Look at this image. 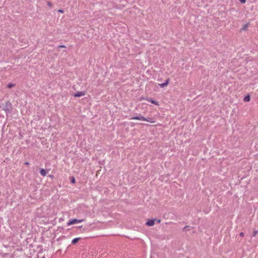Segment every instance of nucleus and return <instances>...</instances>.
<instances>
[{
	"label": "nucleus",
	"mask_w": 258,
	"mask_h": 258,
	"mask_svg": "<svg viewBox=\"0 0 258 258\" xmlns=\"http://www.w3.org/2000/svg\"><path fill=\"white\" fill-rule=\"evenodd\" d=\"M131 119L132 120H140L142 121H146L151 123L154 122V121L153 119L149 117H145L141 115V114L139 115L138 116H134L131 118Z\"/></svg>",
	"instance_id": "nucleus-1"
},
{
	"label": "nucleus",
	"mask_w": 258,
	"mask_h": 258,
	"mask_svg": "<svg viewBox=\"0 0 258 258\" xmlns=\"http://www.w3.org/2000/svg\"><path fill=\"white\" fill-rule=\"evenodd\" d=\"M84 221V219H73L71 220H70L67 223V225L70 226L74 224H77V223H80Z\"/></svg>",
	"instance_id": "nucleus-2"
},
{
	"label": "nucleus",
	"mask_w": 258,
	"mask_h": 258,
	"mask_svg": "<svg viewBox=\"0 0 258 258\" xmlns=\"http://www.w3.org/2000/svg\"><path fill=\"white\" fill-rule=\"evenodd\" d=\"M155 221L156 219H149L146 224L148 226H152L154 225Z\"/></svg>",
	"instance_id": "nucleus-3"
},
{
	"label": "nucleus",
	"mask_w": 258,
	"mask_h": 258,
	"mask_svg": "<svg viewBox=\"0 0 258 258\" xmlns=\"http://www.w3.org/2000/svg\"><path fill=\"white\" fill-rule=\"evenodd\" d=\"M141 100H146L150 102H151L152 103H153L154 104H155L156 105H159L158 102H157L156 101H155L154 100H153V99H152L151 98H141Z\"/></svg>",
	"instance_id": "nucleus-4"
},
{
	"label": "nucleus",
	"mask_w": 258,
	"mask_h": 258,
	"mask_svg": "<svg viewBox=\"0 0 258 258\" xmlns=\"http://www.w3.org/2000/svg\"><path fill=\"white\" fill-rule=\"evenodd\" d=\"M40 173L43 176H45L47 173V171L43 168H41L40 170Z\"/></svg>",
	"instance_id": "nucleus-5"
},
{
	"label": "nucleus",
	"mask_w": 258,
	"mask_h": 258,
	"mask_svg": "<svg viewBox=\"0 0 258 258\" xmlns=\"http://www.w3.org/2000/svg\"><path fill=\"white\" fill-rule=\"evenodd\" d=\"M169 82V80L167 79L165 83H164L163 84H159V86L161 88H163L165 86H166L168 84Z\"/></svg>",
	"instance_id": "nucleus-6"
},
{
	"label": "nucleus",
	"mask_w": 258,
	"mask_h": 258,
	"mask_svg": "<svg viewBox=\"0 0 258 258\" xmlns=\"http://www.w3.org/2000/svg\"><path fill=\"white\" fill-rule=\"evenodd\" d=\"M85 95V93L83 92H78L75 94V97H81Z\"/></svg>",
	"instance_id": "nucleus-7"
},
{
	"label": "nucleus",
	"mask_w": 258,
	"mask_h": 258,
	"mask_svg": "<svg viewBox=\"0 0 258 258\" xmlns=\"http://www.w3.org/2000/svg\"><path fill=\"white\" fill-rule=\"evenodd\" d=\"M250 100V97L249 95H247L245 97H244L243 100L245 102H249Z\"/></svg>",
	"instance_id": "nucleus-8"
},
{
	"label": "nucleus",
	"mask_w": 258,
	"mask_h": 258,
	"mask_svg": "<svg viewBox=\"0 0 258 258\" xmlns=\"http://www.w3.org/2000/svg\"><path fill=\"white\" fill-rule=\"evenodd\" d=\"M80 239V237L74 238V239L72 240V244L76 243Z\"/></svg>",
	"instance_id": "nucleus-9"
},
{
	"label": "nucleus",
	"mask_w": 258,
	"mask_h": 258,
	"mask_svg": "<svg viewBox=\"0 0 258 258\" xmlns=\"http://www.w3.org/2000/svg\"><path fill=\"white\" fill-rule=\"evenodd\" d=\"M248 24H246L243 25V28H242L241 30H246L247 29V28L248 27Z\"/></svg>",
	"instance_id": "nucleus-10"
},
{
	"label": "nucleus",
	"mask_w": 258,
	"mask_h": 258,
	"mask_svg": "<svg viewBox=\"0 0 258 258\" xmlns=\"http://www.w3.org/2000/svg\"><path fill=\"white\" fill-rule=\"evenodd\" d=\"M7 86H8V88H11L15 86V84H12V83H9L8 84Z\"/></svg>",
	"instance_id": "nucleus-11"
},
{
	"label": "nucleus",
	"mask_w": 258,
	"mask_h": 258,
	"mask_svg": "<svg viewBox=\"0 0 258 258\" xmlns=\"http://www.w3.org/2000/svg\"><path fill=\"white\" fill-rule=\"evenodd\" d=\"M183 230L185 231L189 230V227L188 226H185L183 227Z\"/></svg>",
	"instance_id": "nucleus-12"
},
{
	"label": "nucleus",
	"mask_w": 258,
	"mask_h": 258,
	"mask_svg": "<svg viewBox=\"0 0 258 258\" xmlns=\"http://www.w3.org/2000/svg\"><path fill=\"white\" fill-rule=\"evenodd\" d=\"M257 233H258V231H254L253 233V236H255Z\"/></svg>",
	"instance_id": "nucleus-13"
},
{
	"label": "nucleus",
	"mask_w": 258,
	"mask_h": 258,
	"mask_svg": "<svg viewBox=\"0 0 258 258\" xmlns=\"http://www.w3.org/2000/svg\"><path fill=\"white\" fill-rule=\"evenodd\" d=\"M241 3L244 4L246 2V0H239Z\"/></svg>",
	"instance_id": "nucleus-14"
},
{
	"label": "nucleus",
	"mask_w": 258,
	"mask_h": 258,
	"mask_svg": "<svg viewBox=\"0 0 258 258\" xmlns=\"http://www.w3.org/2000/svg\"><path fill=\"white\" fill-rule=\"evenodd\" d=\"M239 235L241 237H243L244 236V233L243 232H241L239 233Z\"/></svg>",
	"instance_id": "nucleus-15"
},
{
	"label": "nucleus",
	"mask_w": 258,
	"mask_h": 258,
	"mask_svg": "<svg viewBox=\"0 0 258 258\" xmlns=\"http://www.w3.org/2000/svg\"><path fill=\"white\" fill-rule=\"evenodd\" d=\"M58 47H59V48H66V46L65 45H61L58 46Z\"/></svg>",
	"instance_id": "nucleus-16"
},
{
	"label": "nucleus",
	"mask_w": 258,
	"mask_h": 258,
	"mask_svg": "<svg viewBox=\"0 0 258 258\" xmlns=\"http://www.w3.org/2000/svg\"><path fill=\"white\" fill-rule=\"evenodd\" d=\"M47 5H48V6H49V7H51V5H52V4H51V2H47Z\"/></svg>",
	"instance_id": "nucleus-17"
},
{
	"label": "nucleus",
	"mask_w": 258,
	"mask_h": 258,
	"mask_svg": "<svg viewBox=\"0 0 258 258\" xmlns=\"http://www.w3.org/2000/svg\"><path fill=\"white\" fill-rule=\"evenodd\" d=\"M58 12L60 13H63L64 11L62 10H58Z\"/></svg>",
	"instance_id": "nucleus-18"
},
{
	"label": "nucleus",
	"mask_w": 258,
	"mask_h": 258,
	"mask_svg": "<svg viewBox=\"0 0 258 258\" xmlns=\"http://www.w3.org/2000/svg\"><path fill=\"white\" fill-rule=\"evenodd\" d=\"M75 178L73 177V178H72V179L71 180V182H72V183H75Z\"/></svg>",
	"instance_id": "nucleus-19"
},
{
	"label": "nucleus",
	"mask_w": 258,
	"mask_h": 258,
	"mask_svg": "<svg viewBox=\"0 0 258 258\" xmlns=\"http://www.w3.org/2000/svg\"><path fill=\"white\" fill-rule=\"evenodd\" d=\"M24 164L26 165H29V163L28 162H25L24 163Z\"/></svg>",
	"instance_id": "nucleus-20"
},
{
	"label": "nucleus",
	"mask_w": 258,
	"mask_h": 258,
	"mask_svg": "<svg viewBox=\"0 0 258 258\" xmlns=\"http://www.w3.org/2000/svg\"><path fill=\"white\" fill-rule=\"evenodd\" d=\"M156 221H157V223H160V222H161V220H160V219H159V220H157V219H156Z\"/></svg>",
	"instance_id": "nucleus-21"
}]
</instances>
